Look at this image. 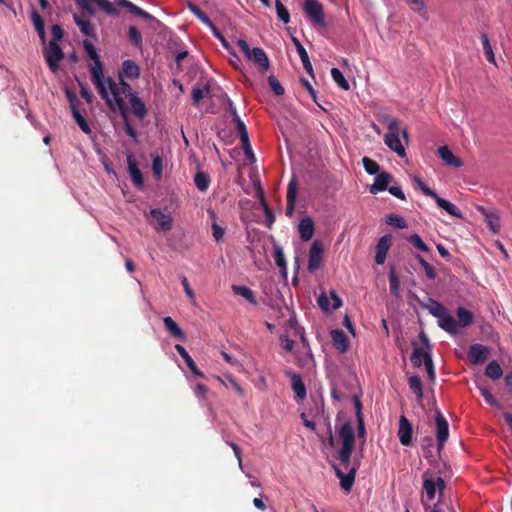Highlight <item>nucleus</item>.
I'll return each mask as SVG.
<instances>
[{
    "instance_id": "1",
    "label": "nucleus",
    "mask_w": 512,
    "mask_h": 512,
    "mask_svg": "<svg viewBox=\"0 0 512 512\" xmlns=\"http://www.w3.org/2000/svg\"><path fill=\"white\" fill-rule=\"evenodd\" d=\"M328 445L335 449L334 458L340 466L333 465L335 475L340 480V486L344 491L349 492L354 484L357 470L360 467L358 460L352 459L355 448V431L350 420L345 421L338 429V441L332 434L331 427H328Z\"/></svg>"
},
{
    "instance_id": "2",
    "label": "nucleus",
    "mask_w": 512,
    "mask_h": 512,
    "mask_svg": "<svg viewBox=\"0 0 512 512\" xmlns=\"http://www.w3.org/2000/svg\"><path fill=\"white\" fill-rule=\"evenodd\" d=\"M83 49L86 55L93 61L92 64L89 65V71L91 75V81L96 87L100 96H106L107 91L105 89V75L103 63L99 57V54L93 44V42L89 39H85L82 42Z\"/></svg>"
},
{
    "instance_id": "3",
    "label": "nucleus",
    "mask_w": 512,
    "mask_h": 512,
    "mask_svg": "<svg viewBox=\"0 0 512 512\" xmlns=\"http://www.w3.org/2000/svg\"><path fill=\"white\" fill-rule=\"evenodd\" d=\"M113 95L114 96L110 97L108 96V94H106V96H101V98L105 101L110 110L114 112L118 111L120 113L124 122L125 133L128 136H130L134 140V142H138L137 132L129 122L128 111L125 106L124 100L121 99L118 93L115 91L113 92Z\"/></svg>"
},
{
    "instance_id": "4",
    "label": "nucleus",
    "mask_w": 512,
    "mask_h": 512,
    "mask_svg": "<svg viewBox=\"0 0 512 512\" xmlns=\"http://www.w3.org/2000/svg\"><path fill=\"white\" fill-rule=\"evenodd\" d=\"M237 46L247 59L257 65L261 71H267L269 69L270 62L267 54L262 48L254 47L251 49L247 41L244 39H238Z\"/></svg>"
},
{
    "instance_id": "5",
    "label": "nucleus",
    "mask_w": 512,
    "mask_h": 512,
    "mask_svg": "<svg viewBox=\"0 0 512 512\" xmlns=\"http://www.w3.org/2000/svg\"><path fill=\"white\" fill-rule=\"evenodd\" d=\"M77 7L89 15H95L97 6L99 9L104 11L106 14L111 16H118L119 11L115 5L109 0H74Z\"/></svg>"
},
{
    "instance_id": "6",
    "label": "nucleus",
    "mask_w": 512,
    "mask_h": 512,
    "mask_svg": "<svg viewBox=\"0 0 512 512\" xmlns=\"http://www.w3.org/2000/svg\"><path fill=\"white\" fill-rule=\"evenodd\" d=\"M305 16L319 27H326L323 5L318 0H304Z\"/></svg>"
},
{
    "instance_id": "7",
    "label": "nucleus",
    "mask_w": 512,
    "mask_h": 512,
    "mask_svg": "<svg viewBox=\"0 0 512 512\" xmlns=\"http://www.w3.org/2000/svg\"><path fill=\"white\" fill-rule=\"evenodd\" d=\"M118 78H119V83H117L113 78L111 77H105V89L107 91V94L108 96H114L113 95V92H117L119 97L121 99L122 98V95H125L128 99H130V95L131 94H138L137 92H134L132 90V87L131 85L125 81V79L123 78V74L121 75H118Z\"/></svg>"
},
{
    "instance_id": "8",
    "label": "nucleus",
    "mask_w": 512,
    "mask_h": 512,
    "mask_svg": "<svg viewBox=\"0 0 512 512\" xmlns=\"http://www.w3.org/2000/svg\"><path fill=\"white\" fill-rule=\"evenodd\" d=\"M44 58L49 69L52 72H57L59 70V62L64 58V52L58 43L50 41L44 51Z\"/></svg>"
},
{
    "instance_id": "9",
    "label": "nucleus",
    "mask_w": 512,
    "mask_h": 512,
    "mask_svg": "<svg viewBox=\"0 0 512 512\" xmlns=\"http://www.w3.org/2000/svg\"><path fill=\"white\" fill-rule=\"evenodd\" d=\"M323 253L324 249L322 243L319 240H314L310 247L308 256L307 269L309 272L313 273L321 267L323 261Z\"/></svg>"
},
{
    "instance_id": "10",
    "label": "nucleus",
    "mask_w": 512,
    "mask_h": 512,
    "mask_svg": "<svg viewBox=\"0 0 512 512\" xmlns=\"http://www.w3.org/2000/svg\"><path fill=\"white\" fill-rule=\"evenodd\" d=\"M436 438L438 450L442 449L444 443L449 437V425L440 410H436Z\"/></svg>"
},
{
    "instance_id": "11",
    "label": "nucleus",
    "mask_w": 512,
    "mask_h": 512,
    "mask_svg": "<svg viewBox=\"0 0 512 512\" xmlns=\"http://www.w3.org/2000/svg\"><path fill=\"white\" fill-rule=\"evenodd\" d=\"M330 296L332 299V303H330V300L325 292H321L320 295L318 296V299H317L318 306L324 312H331L333 310L340 308L342 305V300L336 294L335 291H331Z\"/></svg>"
},
{
    "instance_id": "12",
    "label": "nucleus",
    "mask_w": 512,
    "mask_h": 512,
    "mask_svg": "<svg viewBox=\"0 0 512 512\" xmlns=\"http://www.w3.org/2000/svg\"><path fill=\"white\" fill-rule=\"evenodd\" d=\"M477 211L485 217L487 227L493 234H497L500 231V215L496 210H487L483 206H477Z\"/></svg>"
},
{
    "instance_id": "13",
    "label": "nucleus",
    "mask_w": 512,
    "mask_h": 512,
    "mask_svg": "<svg viewBox=\"0 0 512 512\" xmlns=\"http://www.w3.org/2000/svg\"><path fill=\"white\" fill-rule=\"evenodd\" d=\"M127 165H128V172L129 175L138 188H142L144 186V179L141 170L138 167L137 161L134 158L132 153H128L126 155Z\"/></svg>"
},
{
    "instance_id": "14",
    "label": "nucleus",
    "mask_w": 512,
    "mask_h": 512,
    "mask_svg": "<svg viewBox=\"0 0 512 512\" xmlns=\"http://www.w3.org/2000/svg\"><path fill=\"white\" fill-rule=\"evenodd\" d=\"M438 326L450 335L460 334V325L457 320L450 314L449 310L445 312L438 320Z\"/></svg>"
},
{
    "instance_id": "15",
    "label": "nucleus",
    "mask_w": 512,
    "mask_h": 512,
    "mask_svg": "<svg viewBox=\"0 0 512 512\" xmlns=\"http://www.w3.org/2000/svg\"><path fill=\"white\" fill-rule=\"evenodd\" d=\"M413 428L410 421L404 416H400L398 437L399 441L404 446H409L412 442Z\"/></svg>"
},
{
    "instance_id": "16",
    "label": "nucleus",
    "mask_w": 512,
    "mask_h": 512,
    "mask_svg": "<svg viewBox=\"0 0 512 512\" xmlns=\"http://www.w3.org/2000/svg\"><path fill=\"white\" fill-rule=\"evenodd\" d=\"M73 19L84 36L89 37L95 41L98 40L96 28L90 20L85 19L83 16L77 13L73 14Z\"/></svg>"
},
{
    "instance_id": "17",
    "label": "nucleus",
    "mask_w": 512,
    "mask_h": 512,
    "mask_svg": "<svg viewBox=\"0 0 512 512\" xmlns=\"http://www.w3.org/2000/svg\"><path fill=\"white\" fill-rule=\"evenodd\" d=\"M114 4L121 8L127 9L129 13L139 16L145 20L157 21L153 15L149 14L129 0H114Z\"/></svg>"
},
{
    "instance_id": "18",
    "label": "nucleus",
    "mask_w": 512,
    "mask_h": 512,
    "mask_svg": "<svg viewBox=\"0 0 512 512\" xmlns=\"http://www.w3.org/2000/svg\"><path fill=\"white\" fill-rule=\"evenodd\" d=\"M392 181V175L388 172H381L375 176L374 183L370 186L369 191L371 194H377L379 192L388 189L390 182Z\"/></svg>"
},
{
    "instance_id": "19",
    "label": "nucleus",
    "mask_w": 512,
    "mask_h": 512,
    "mask_svg": "<svg viewBox=\"0 0 512 512\" xmlns=\"http://www.w3.org/2000/svg\"><path fill=\"white\" fill-rule=\"evenodd\" d=\"M438 156L447 166L460 168L463 165V161L455 156L446 145L438 148Z\"/></svg>"
},
{
    "instance_id": "20",
    "label": "nucleus",
    "mask_w": 512,
    "mask_h": 512,
    "mask_svg": "<svg viewBox=\"0 0 512 512\" xmlns=\"http://www.w3.org/2000/svg\"><path fill=\"white\" fill-rule=\"evenodd\" d=\"M291 40H292V43L294 44V46L297 50V53L301 59L304 70L310 76L314 77L313 67L310 62V59H309L306 49L304 48V46L301 44V42L299 41V39L297 37L292 36Z\"/></svg>"
},
{
    "instance_id": "21",
    "label": "nucleus",
    "mask_w": 512,
    "mask_h": 512,
    "mask_svg": "<svg viewBox=\"0 0 512 512\" xmlns=\"http://www.w3.org/2000/svg\"><path fill=\"white\" fill-rule=\"evenodd\" d=\"M298 232L302 241H309L315 232L314 221L311 217H303L298 224Z\"/></svg>"
},
{
    "instance_id": "22",
    "label": "nucleus",
    "mask_w": 512,
    "mask_h": 512,
    "mask_svg": "<svg viewBox=\"0 0 512 512\" xmlns=\"http://www.w3.org/2000/svg\"><path fill=\"white\" fill-rule=\"evenodd\" d=\"M419 305L422 307V308H425L429 311V313L434 316L435 318H437V320L445 313L448 311V309L443 305L441 304L440 302H438L437 300L433 299V298H428V302L427 303H424L422 301H420V299L418 297H416Z\"/></svg>"
},
{
    "instance_id": "23",
    "label": "nucleus",
    "mask_w": 512,
    "mask_h": 512,
    "mask_svg": "<svg viewBox=\"0 0 512 512\" xmlns=\"http://www.w3.org/2000/svg\"><path fill=\"white\" fill-rule=\"evenodd\" d=\"M291 387L295 393V400L302 402L306 398V387L300 375L296 373H290Z\"/></svg>"
},
{
    "instance_id": "24",
    "label": "nucleus",
    "mask_w": 512,
    "mask_h": 512,
    "mask_svg": "<svg viewBox=\"0 0 512 512\" xmlns=\"http://www.w3.org/2000/svg\"><path fill=\"white\" fill-rule=\"evenodd\" d=\"M384 142L388 148L395 152L398 156L404 157L406 155L405 148L401 143L399 134L387 133L384 137Z\"/></svg>"
},
{
    "instance_id": "25",
    "label": "nucleus",
    "mask_w": 512,
    "mask_h": 512,
    "mask_svg": "<svg viewBox=\"0 0 512 512\" xmlns=\"http://www.w3.org/2000/svg\"><path fill=\"white\" fill-rule=\"evenodd\" d=\"M391 241L388 235L382 236L376 245L375 262L381 265L385 262Z\"/></svg>"
},
{
    "instance_id": "26",
    "label": "nucleus",
    "mask_w": 512,
    "mask_h": 512,
    "mask_svg": "<svg viewBox=\"0 0 512 512\" xmlns=\"http://www.w3.org/2000/svg\"><path fill=\"white\" fill-rule=\"evenodd\" d=\"M121 74H123V78L137 79L140 75V67L133 60H124L118 75Z\"/></svg>"
},
{
    "instance_id": "27",
    "label": "nucleus",
    "mask_w": 512,
    "mask_h": 512,
    "mask_svg": "<svg viewBox=\"0 0 512 512\" xmlns=\"http://www.w3.org/2000/svg\"><path fill=\"white\" fill-rule=\"evenodd\" d=\"M434 200H435L437 206L439 208L445 210L449 215H451L455 218H458V219H463V213L461 212V210L456 205L451 203L450 201H448L444 198H441L438 194L434 198Z\"/></svg>"
},
{
    "instance_id": "28",
    "label": "nucleus",
    "mask_w": 512,
    "mask_h": 512,
    "mask_svg": "<svg viewBox=\"0 0 512 512\" xmlns=\"http://www.w3.org/2000/svg\"><path fill=\"white\" fill-rule=\"evenodd\" d=\"M129 102L134 115L140 120L144 119L147 115V109L145 103L138 96V94H131Z\"/></svg>"
},
{
    "instance_id": "29",
    "label": "nucleus",
    "mask_w": 512,
    "mask_h": 512,
    "mask_svg": "<svg viewBox=\"0 0 512 512\" xmlns=\"http://www.w3.org/2000/svg\"><path fill=\"white\" fill-rule=\"evenodd\" d=\"M331 340L332 344L336 350L339 352H346L348 347V338L346 334L339 329H334L331 331Z\"/></svg>"
},
{
    "instance_id": "30",
    "label": "nucleus",
    "mask_w": 512,
    "mask_h": 512,
    "mask_svg": "<svg viewBox=\"0 0 512 512\" xmlns=\"http://www.w3.org/2000/svg\"><path fill=\"white\" fill-rule=\"evenodd\" d=\"M151 217L157 221L160 229L170 230L172 228V218L170 215L163 213L160 209H152L150 211Z\"/></svg>"
},
{
    "instance_id": "31",
    "label": "nucleus",
    "mask_w": 512,
    "mask_h": 512,
    "mask_svg": "<svg viewBox=\"0 0 512 512\" xmlns=\"http://www.w3.org/2000/svg\"><path fill=\"white\" fill-rule=\"evenodd\" d=\"M163 324L167 332L174 338L184 340L185 333L179 327V325L170 317L166 316L163 318Z\"/></svg>"
},
{
    "instance_id": "32",
    "label": "nucleus",
    "mask_w": 512,
    "mask_h": 512,
    "mask_svg": "<svg viewBox=\"0 0 512 512\" xmlns=\"http://www.w3.org/2000/svg\"><path fill=\"white\" fill-rule=\"evenodd\" d=\"M210 90L211 85L209 81L206 82L202 87L197 85L194 86L191 93L193 104L198 106L203 98L211 97Z\"/></svg>"
},
{
    "instance_id": "33",
    "label": "nucleus",
    "mask_w": 512,
    "mask_h": 512,
    "mask_svg": "<svg viewBox=\"0 0 512 512\" xmlns=\"http://www.w3.org/2000/svg\"><path fill=\"white\" fill-rule=\"evenodd\" d=\"M296 196H297V183H296L295 179L293 178L289 182L288 188H287L286 214L289 216H291L294 211Z\"/></svg>"
},
{
    "instance_id": "34",
    "label": "nucleus",
    "mask_w": 512,
    "mask_h": 512,
    "mask_svg": "<svg viewBox=\"0 0 512 512\" xmlns=\"http://www.w3.org/2000/svg\"><path fill=\"white\" fill-rule=\"evenodd\" d=\"M30 18H31V21L34 25V28H35L42 44H45L46 43V32H45V25H44L43 19L41 18V16L35 9H33L31 11Z\"/></svg>"
},
{
    "instance_id": "35",
    "label": "nucleus",
    "mask_w": 512,
    "mask_h": 512,
    "mask_svg": "<svg viewBox=\"0 0 512 512\" xmlns=\"http://www.w3.org/2000/svg\"><path fill=\"white\" fill-rule=\"evenodd\" d=\"M457 322L460 325V330L462 328L470 326L474 322V316L471 311L466 309L465 307H458L456 310Z\"/></svg>"
},
{
    "instance_id": "36",
    "label": "nucleus",
    "mask_w": 512,
    "mask_h": 512,
    "mask_svg": "<svg viewBox=\"0 0 512 512\" xmlns=\"http://www.w3.org/2000/svg\"><path fill=\"white\" fill-rule=\"evenodd\" d=\"M232 291L235 295L245 298L249 303L257 305V299L254 292L244 285H232Z\"/></svg>"
},
{
    "instance_id": "37",
    "label": "nucleus",
    "mask_w": 512,
    "mask_h": 512,
    "mask_svg": "<svg viewBox=\"0 0 512 512\" xmlns=\"http://www.w3.org/2000/svg\"><path fill=\"white\" fill-rule=\"evenodd\" d=\"M194 184L199 191L205 192L210 185V176L205 172L198 171L194 175Z\"/></svg>"
},
{
    "instance_id": "38",
    "label": "nucleus",
    "mask_w": 512,
    "mask_h": 512,
    "mask_svg": "<svg viewBox=\"0 0 512 512\" xmlns=\"http://www.w3.org/2000/svg\"><path fill=\"white\" fill-rule=\"evenodd\" d=\"M485 375L492 380H498L502 377L503 370L499 363L493 360L487 365Z\"/></svg>"
},
{
    "instance_id": "39",
    "label": "nucleus",
    "mask_w": 512,
    "mask_h": 512,
    "mask_svg": "<svg viewBox=\"0 0 512 512\" xmlns=\"http://www.w3.org/2000/svg\"><path fill=\"white\" fill-rule=\"evenodd\" d=\"M331 77L333 81L343 90H349L350 84L344 77L343 73L340 71V69L333 67L330 70Z\"/></svg>"
},
{
    "instance_id": "40",
    "label": "nucleus",
    "mask_w": 512,
    "mask_h": 512,
    "mask_svg": "<svg viewBox=\"0 0 512 512\" xmlns=\"http://www.w3.org/2000/svg\"><path fill=\"white\" fill-rule=\"evenodd\" d=\"M423 489L425 490L427 500L432 501L436 494V484L434 479L428 477L426 473L423 479Z\"/></svg>"
},
{
    "instance_id": "41",
    "label": "nucleus",
    "mask_w": 512,
    "mask_h": 512,
    "mask_svg": "<svg viewBox=\"0 0 512 512\" xmlns=\"http://www.w3.org/2000/svg\"><path fill=\"white\" fill-rule=\"evenodd\" d=\"M481 42H482L483 51H484L487 61L489 63L495 64L496 63L495 55H494L492 46L490 44L489 37L486 33L481 34Z\"/></svg>"
},
{
    "instance_id": "42",
    "label": "nucleus",
    "mask_w": 512,
    "mask_h": 512,
    "mask_svg": "<svg viewBox=\"0 0 512 512\" xmlns=\"http://www.w3.org/2000/svg\"><path fill=\"white\" fill-rule=\"evenodd\" d=\"M71 113H72V116L75 120V122L78 124V126L80 127V129L85 133V134H91L92 133V130L88 124V122L86 121V119L84 118V116L81 114L80 110H79V107L74 109V110H71Z\"/></svg>"
},
{
    "instance_id": "43",
    "label": "nucleus",
    "mask_w": 512,
    "mask_h": 512,
    "mask_svg": "<svg viewBox=\"0 0 512 512\" xmlns=\"http://www.w3.org/2000/svg\"><path fill=\"white\" fill-rule=\"evenodd\" d=\"M389 287L393 296H400V281L395 269L392 267L389 271Z\"/></svg>"
},
{
    "instance_id": "44",
    "label": "nucleus",
    "mask_w": 512,
    "mask_h": 512,
    "mask_svg": "<svg viewBox=\"0 0 512 512\" xmlns=\"http://www.w3.org/2000/svg\"><path fill=\"white\" fill-rule=\"evenodd\" d=\"M234 123L236 126V130L239 134L241 143H246L247 140H249L248 131H247L245 123L241 120L238 113H235Z\"/></svg>"
},
{
    "instance_id": "45",
    "label": "nucleus",
    "mask_w": 512,
    "mask_h": 512,
    "mask_svg": "<svg viewBox=\"0 0 512 512\" xmlns=\"http://www.w3.org/2000/svg\"><path fill=\"white\" fill-rule=\"evenodd\" d=\"M409 7L420 14L424 19H428L427 10L424 0H405Z\"/></svg>"
},
{
    "instance_id": "46",
    "label": "nucleus",
    "mask_w": 512,
    "mask_h": 512,
    "mask_svg": "<svg viewBox=\"0 0 512 512\" xmlns=\"http://www.w3.org/2000/svg\"><path fill=\"white\" fill-rule=\"evenodd\" d=\"M415 259L420 264V266L424 269L426 277L429 280H435L436 279V272L432 265H430L421 255L416 254Z\"/></svg>"
},
{
    "instance_id": "47",
    "label": "nucleus",
    "mask_w": 512,
    "mask_h": 512,
    "mask_svg": "<svg viewBox=\"0 0 512 512\" xmlns=\"http://www.w3.org/2000/svg\"><path fill=\"white\" fill-rule=\"evenodd\" d=\"M275 7L278 19L284 24H288L290 22V13L281 0H275Z\"/></svg>"
},
{
    "instance_id": "48",
    "label": "nucleus",
    "mask_w": 512,
    "mask_h": 512,
    "mask_svg": "<svg viewBox=\"0 0 512 512\" xmlns=\"http://www.w3.org/2000/svg\"><path fill=\"white\" fill-rule=\"evenodd\" d=\"M407 241L413 245L416 249L420 250L421 252H429L430 248L428 245L421 239V237L417 234H411Z\"/></svg>"
},
{
    "instance_id": "49",
    "label": "nucleus",
    "mask_w": 512,
    "mask_h": 512,
    "mask_svg": "<svg viewBox=\"0 0 512 512\" xmlns=\"http://www.w3.org/2000/svg\"><path fill=\"white\" fill-rule=\"evenodd\" d=\"M362 163L367 174L376 176L377 174L381 173L380 166L376 161L368 157H364L362 159Z\"/></svg>"
},
{
    "instance_id": "50",
    "label": "nucleus",
    "mask_w": 512,
    "mask_h": 512,
    "mask_svg": "<svg viewBox=\"0 0 512 512\" xmlns=\"http://www.w3.org/2000/svg\"><path fill=\"white\" fill-rule=\"evenodd\" d=\"M409 388L421 399L423 397L422 381L418 376H411L408 380Z\"/></svg>"
},
{
    "instance_id": "51",
    "label": "nucleus",
    "mask_w": 512,
    "mask_h": 512,
    "mask_svg": "<svg viewBox=\"0 0 512 512\" xmlns=\"http://www.w3.org/2000/svg\"><path fill=\"white\" fill-rule=\"evenodd\" d=\"M386 223L399 229H404L407 227L406 220L397 214H389L387 216Z\"/></svg>"
},
{
    "instance_id": "52",
    "label": "nucleus",
    "mask_w": 512,
    "mask_h": 512,
    "mask_svg": "<svg viewBox=\"0 0 512 512\" xmlns=\"http://www.w3.org/2000/svg\"><path fill=\"white\" fill-rule=\"evenodd\" d=\"M128 38L135 47H140L142 44V35L135 26H130L128 29Z\"/></svg>"
},
{
    "instance_id": "53",
    "label": "nucleus",
    "mask_w": 512,
    "mask_h": 512,
    "mask_svg": "<svg viewBox=\"0 0 512 512\" xmlns=\"http://www.w3.org/2000/svg\"><path fill=\"white\" fill-rule=\"evenodd\" d=\"M274 261L279 268H285L287 266L286 259L282 248L279 245L274 246L273 253Z\"/></svg>"
},
{
    "instance_id": "54",
    "label": "nucleus",
    "mask_w": 512,
    "mask_h": 512,
    "mask_svg": "<svg viewBox=\"0 0 512 512\" xmlns=\"http://www.w3.org/2000/svg\"><path fill=\"white\" fill-rule=\"evenodd\" d=\"M268 82L271 87V90L276 96H282L285 92L284 87L281 85V83L277 80L276 77L273 75H270L268 77Z\"/></svg>"
},
{
    "instance_id": "55",
    "label": "nucleus",
    "mask_w": 512,
    "mask_h": 512,
    "mask_svg": "<svg viewBox=\"0 0 512 512\" xmlns=\"http://www.w3.org/2000/svg\"><path fill=\"white\" fill-rule=\"evenodd\" d=\"M414 182L417 184L419 190L426 196H429L431 198H435L437 196V193L430 189L419 177L414 176L413 177Z\"/></svg>"
},
{
    "instance_id": "56",
    "label": "nucleus",
    "mask_w": 512,
    "mask_h": 512,
    "mask_svg": "<svg viewBox=\"0 0 512 512\" xmlns=\"http://www.w3.org/2000/svg\"><path fill=\"white\" fill-rule=\"evenodd\" d=\"M64 93L69 102L70 110H74L80 106V100L72 90L65 88Z\"/></svg>"
},
{
    "instance_id": "57",
    "label": "nucleus",
    "mask_w": 512,
    "mask_h": 512,
    "mask_svg": "<svg viewBox=\"0 0 512 512\" xmlns=\"http://www.w3.org/2000/svg\"><path fill=\"white\" fill-rule=\"evenodd\" d=\"M180 355L182 356V358L185 361V364L187 365V367L190 369V371L193 373L194 376H197V377H202L203 376L201 371L195 365V362L191 358L190 354H180Z\"/></svg>"
},
{
    "instance_id": "58",
    "label": "nucleus",
    "mask_w": 512,
    "mask_h": 512,
    "mask_svg": "<svg viewBox=\"0 0 512 512\" xmlns=\"http://www.w3.org/2000/svg\"><path fill=\"white\" fill-rule=\"evenodd\" d=\"M479 390L487 404L496 408L500 407V403L495 399V397L490 393V391L487 388L479 386Z\"/></svg>"
},
{
    "instance_id": "59",
    "label": "nucleus",
    "mask_w": 512,
    "mask_h": 512,
    "mask_svg": "<svg viewBox=\"0 0 512 512\" xmlns=\"http://www.w3.org/2000/svg\"><path fill=\"white\" fill-rule=\"evenodd\" d=\"M162 168H163L162 158L160 156L156 155L155 157H153V160H152V169H153V173L156 178H160L162 176Z\"/></svg>"
},
{
    "instance_id": "60",
    "label": "nucleus",
    "mask_w": 512,
    "mask_h": 512,
    "mask_svg": "<svg viewBox=\"0 0 512 512\" xmlns=\"http://www.w3.org/2000/svg\"><path fill=\"white\" fill-rule=\"evenodd\" d=\"M80 87V94L82 98L88 103L92 104L94 101V95L88 90V88L79 79H77Z\"/></svg>"
},
{
    "instance_id": "61",
    "label": "nucleus",
    "mask_w": 512,
    "mask_h": 512,
    "mask_svg": "<svg viewBox=\"0 0 512 512\" xmlns=\"http://www.w3.org/2000/svg\"><path fill=\"white\" fill-rule=\"evenodd\" d=\"M428 356H431V354H411L410 362L414 367L418 368L424 365L425 360Z\"/></svg>"
},
{
    "instance_id": "62",
    "label": "nucleus",
    "mask_w": 512,
    "mask_h": 512,
    "mask_svg": "<svg viewBox=\"0 0 512 512\" xmlns=\"http://www.w3.org/2000/svg\"><path fill=\"white\" fill-rule=\"evenodd\" d=\"M225 234V229L217 224V222L212 223V235L214 239L219 242L223 239Z\"/></svg>"
},
{
    "instance_id": "63",
    "label": "nucleus",
    "mask_w": 512,
    "mask_h": 512,
    "mask_svg": "<svg viewBox=\"0 0 512 512\" xmlns=\"http://www.w3.org/2000/svg\"><path fill=\"white\" fill-rule=\"evenodd\" d=\"M425 370L427 372V375L431 381H434L435 379V369L433 365V361L431 356H428L424 363Z\"/></svg>"
},
{
    "instance_id": "64",
    "label": "nucleus",
    "mask_w": 512,
    "mask_h": 512,
    "mask_svg": "<svg viewBox=\"0 0 512 512\" xmlns=\"http://www.w3.org/2000/svg\"><path fill=\"white\" fill-rule=\"evenodd\" d=\"M51 34L53 39L51 41H55L56 43L58 41H61L64 37V31L61 28V26L55 24L51 27Z\"/></svg>"
}]
</instances>
